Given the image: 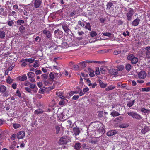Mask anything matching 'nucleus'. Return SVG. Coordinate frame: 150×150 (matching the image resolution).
<instances>
[{
    "mask_svg": "<svg viewBox=\"0 0 150 150\" xmlns=\"http://www.w3.org/2000/svg\"><path fill=\"white\" fill-rule=\"evenodd\" d=\"M127 114L129 116L132 117L133 118L137 120H141L142 118V117L137 113L134 112H129Z\"/></svg>",
    "mask_w": 150,
    "mask_h": 150,
    "instance_id": "f257e3e1",
    "label": "nucleus"
},
{
    "mask_svg": "<svg viewBox=\"0 0 150 150\" xmlns=\"http://www.w3.org/2000/svg\"><path fill=\"white\" fill-rule=\"evenodd\" d=\"M128 59L130 60L131 62L135 64L137 63L138 61V59L137 58L135 57L132 54L129 55L127 57Z\"/></svg>",
    "mask_w": 150,
    "mask_h": 150,
    "instance_id": "f03ea898",
    "label": "nucleus"
},
{
    "mask_svg": "<svg viewBox=\"0 0 150 150\" xmlns=\"http://www.w3.org/2000/svg\"><path fill=\"white\" fill-rule=\"evenodd\" d=\"M54 35L56 38H61L63 36V32L59 30H55L54 31Z\"/></svg>",
    "mask_w": 150,
    "mask_h": 150,
    "instance_id": "7ed1b4c3",
    "label": "nucleus"
},
{
    "mask_svg": "<svg viewBox=\"0 0 150 150\" xmlns=\"http://www.w3.org/2000/svg\"><path fill=\"white\" fill-rule=\"evenodd\" d=\"M134 13V10L132 8L129 9V11L126 15L128 20L131 21L132 19V16Z\"/></svg>",
    "mask_w": 150,
    "mask_h": 150,
    "instance_id": "20e7f679",
    "label": "nucleus"
},
{
    "mask_svg": "<svg viewBox=\"0 0 150 150\" xmlns=\"http://www.w3.org/2000/svg\"><path fill=\"white\" fill-rule=\"evenodd\" d=\"M62 74L61 73L58 74L54 72H50L49 74V76L50 79H53L55 77H60L61 76Z\"/></svg>",
    "mask_w": 150,
    "mask_h": 150,
    "instance_id": "39448f33",
    "label": "nucleus"
},
{
    "mask_svg": "<svg viewBox=\"0 0 150 150\" xmlns=\"http://www.w3.org/2000/svg\"><path fill=\"white\" fill-rule=\"evenodd\" d=\"M25 136V132L22 131L18 132L17 134V137L19 139H23Z\"/></svg>",
    "mask_w": 150,
    "mask_h": 150,
    "instance_id": "423d86ee",
    "label": "nucleus"
},
{
    "mask_svg": "<svg viewBox=\"0 0 150 150\" xmlns=\"http://www.w3.org/2000/svg\"><path fill=\"white\" fill-rule=\"evenodd\" d=\"M68 142L67 139L66 137H61L59 142L60 144H64L67 143Z\"/></svg>",
    "mask_w": 150,
    "mask_h": 150,
    "instance_id": "0eeeda50",
    "label": "nucleus"
},
{
    "mask_svg": "<svg viewBox=\"0 0 150 150\" xmlns=\"http://www.w3.org/2000/svg\"><path fill=\"white\" fill-rule=\"evenodd\" d=\"M146 76V73L144 71H142L140 72L138 74V77L141 79H144L145 78Z\"/></svg>",
    "mask_w": 150,
    "mask_h": 150,
    "instance_id": "6e6552de",
    "label": "nucleus"
},
{
    "mask_svg": "<svg viewBox=\"0 0 150 150\" xmlns=\"http://www.w3.org/2000/svg\"><path fill=\"white\" fill-rule=\"evenodd\" d=\"M117 133V132L116 130H112L108 131L106 134L108 136H111L116 134Z\"/></svg>",
    "mask_w": 150,
    "mask_h": 150,
    "instance_id": "1a4fd4ad",
    "label": "nucleus"
},
{
    "mask_svg": "<svg viewBox=\"0 0 150 150\" xmlns=\"http://www.w3.org/2000/svg\"><path fill=\"white\" fill-rule=\"evenodd\" d=\"M42 3L41 0H35L34 2V6L35 8H39Z\"/></svg>",
    "mask_w": 150,
    "mask_h": 150,
    "instance_id": "9d476101",
    "label": "nucleus"
},
{
    "mask_svg": "<svg viewBox=\"0 0 150 150\" xmlns=\"http://www.w3.org/2000/svg\"><path fill=\"white\" fill-rule=\"evenodd\" d=\"M150 130V128L148 126H145L142 129L141 132L143 134H144L148 132Z\"/></svg>",
    "mask_w": 150,
    "mask_h": 150,
    "instance_id": "9b49d317",
    "label": "nucleus"
},
{
    "mask_svg": "<svg viewBox=\"0 0 150 150\" xmlns=\"http://www.w3.org/2000/svg\"><path fill=\"white\" fill-rule=\"evenodd\" d=\"M103 35L104 36L110 37V40H113L115 39V38L114 37L113 35L109 33H103Z\"/></svg>",
    "mask_w": 150,
    "mask_h": 150,
    "instance_id": "f8f14e48",
    "label": "nucleus"
},
{
    "mask_svg": "<svg viewBox=\"0 0 150 150\" xmlns=\"http://www.w3.org/2000/svg\"><path fill=\"white\" fill-rule=\"evenodd\" d=\"M109 73L112 75H116L117 74V70L114 69H111L109 70Z\"/></svg>",
    "mask_w": 150,
    "mask_h": 150,
    "instance_id": "ddd939ff",
    "label": "nucleus"
},
{
    "mask_svg": "<svg viewBox=\"0 0 150 150\" xmlns=\"http://www.w3.org/2000/svg\"><path fill=\"white\" fill-rule=\"evenodd\" d=\"M18 78L20 81H26L27 79V76L25 74H23L19 76L18 77Z\"/></svg>",
    "mask_w": 150,
    "mask_h": 150,
    "instance_id": "4468645a",
    "label": "nucleus"
},
{
    "mask_svg": "<svg viewBox=\"0 0 150 150\" xmlns=\"http://www.w3.org/2000/svg\"><path fill=\"white\" fill-rule=\"evenodd\" d=\"M116 87V86L113 85H110L108 86V87L105 88V91H108L110 90L114 89Z\"/></svg>",
    "mask_w": 150,
    "mask_h": 150,
    "instance_id": "2eb2a0df",
    "label": "nucleus"
},
{
    "mask_svg": "<svg viewBox=\"0 0 150 150\" xmlns=\"http://www.w3.org/2000/svg\"><path fill=\"white\" fill-rule=\"evenodd\" d=\"M140 20L139 19L137 18L133 21L132 23V25L134 26H137L139 24Z\"/></svg>",
    "mask_w": 150,
    "mask_h": 150,
    "instance_id": "dca6fc26",
    "label": "nucleus"
},
{
    "mask_svg": "<svg viewBox=\"0 0 150 150\" xmlns=\"http://www.w3.org/2000/svg\"><path fill=\"white\" fill-rule=\"evenodd\" d=\"M98 81L99 83V85L101 88H104L107 86V84L106 83H104L103 82L102 80H99Z\"/></svg>",
    "mask_w": 150,
    "mask_h": 150,
    "instance_id": "f3484780",
    "label": "nucleus"
},
{
    "mask_svg": "<svg viewBox=\"0 0 150 150\" xmlns=\"http://www.w3.org/2000/svg\"><path fill=\"white\" fill-rule=\"evenodd\" d=\"M6 90V88L4 85H0V92L1 93H4L5 92Z\"/></svg>",
    "mask_w": 150,
    "mask_h": 150,
    "instance_id": "a211bd4d",
    "label": "nucleus"
},
{
    "mask_svg": "<svg viewBox=\"0 0 150 150\" xmlns=\"http://www.w3.org/2000/svg\"><path fill=\"white\" fill-rule=\"evenodd\" d=\"M43 33L44 34L46 35L47 37L48 38H49L51 37V34L50 32L49 31L44 30L43 31Z\"/></svg>",
    "mask_w": 150,
    "mask_h": 150,
    "instance_id": "6ab92c4d",
    "label": "nucleus"
},
{
    "mask_svg": "<svg viewBox=\"0 0 150 150\" xmlns=\"http://www.w3.org/2000/svg\"><path fill=\"white\" fill-rule=\"evenodd\" d=\"M110 115L113 117H116L120 115V114L114 110L111 113Z\"/></svg>",
    "mask_w": 150,
    "mask_h": 150,
    "instance_id": "aec40b11",
    "label": "nucleus"
},
{
    "mask_svg": "<svg viewBox=\"0 0 150 150\" xmlns=\"http://www.w3.org/2000/svg\"><path fill=\"white\" fill-rule=\"evenodd\" d=\"M85 62L86 63H103L102 62H100L99 61H90V60H86L85 61Z\"/></svg>",
    "mask_w": 150,
    "mask_h": 150,
    "instance_id": "412c9836",
    "label": "nucleus"
},
{
    "mask_svg": "<svg viewBox=\"0 0 150 150\" xmlns=\"http://www.w3.org/2000/svg\"><path fill=\"white\" fill-rule=\"evenodd\" d=\"M86 62H85V61L80 62L79 64V67L82 68H84L86 66Z\"/></svg>",
    "mask_w": 150,
    "mask_h": 150,
    "instance_id": "4be33fe9",
    "label": "nucleus"
},
{
    "mask_svg": "<svg viewBox=\"0 0 150 150\" xmlns=\"http://www.w3.org/2000/svg\"><path fill=\"white\" fill-rule=\"evenodd\" d=\"M73 131L75 135H79L80 132L79 129L77 127L74 128Z\"/></svg>",
    "mask_w": 150,
    "mask_h": 150,
    "instance_id": "5701e85b",
    "label": "nucleus"
},
{
    "mask_svg": "<svg viewBox=\"0 0 150 150\" xmlns=\"http://www.w3.org/2000/svg\"><path fill=\"white\" fill-rule=\"evenodd\" d=\"M62 28L64 31L67 33H69L70 31V30L68 28L67 26L63 25Z\"/></svg>",
    "mask_w": 150,
    "mask_h": 150,
    "instance_id": "b1692460",
    "label": "nucleus"
},
{
    "mask_svg": "<svg viewBox=\"0 0 150 150\" xmlns=\"http://www.w3.org/2000/svg\"><path fill=\"white\" fill-rule=\"evenodd\" d=\"M43 112V110L41 109H38L35 110L34 113L35 114H40L42 113Z\"/></svg>",
    "mask_w": 150,
    "mask_h": 150,
    "instance_id": "393cba45",
    "label": "nucleus"
},
{
    "mask_svg": "<svg viewBox=\"0 0 150 150\" xmlns=\"http://www.w3.org/2000/svg\"><path fill=\"white\" fill-rule=\"evenodd\" d=\"M132 68V66L130 64H127L125 66V68L127 71H129Z\"/></svg>",
    "mask_w": 150,
    "mask_h": 150,
    "instance_id": "a878e982",
    "label": "nucleus"
},
{
    "mask_svg": "<svg viewBox=\"0 0 150 150\" xmlns=\"http://www.w3.org/2000/svg\"><path fill=\"white\" fill-rule=\"evenodd\" d=\"M27 75L29 78L32 77H34L35 76L34 73L32 72H28L27 74Z\"/></svg>",
    "mask_w": 150,
    "mask_h": 150,
    "instance_id": "bb28decb",
    "label": "nucleus"
},
{
    "mask_svg": "<svg viewBox=\"0 0 150 150\" xmlns=\"http://www.w3.org/2000/svg\"><path fill=\"white\" fill-rule=\"evenodd\" d=\"M75 148L77 150H79L81 148V144L79 143H76L75 145Z\"/></svg>",
    "mask_w": 150,
    "mask_h": 150,
    "instance_id": "cd10ccee",
    "label": "nucleus"
},
{
    "mask_svg": "<svg viewBox=\"0 0 150 150\" xmlns=\"http://www.w3.org/2000/svg\"><path fill=\"white\" fill-rule=\"evenodd\" d=\"M146 50V55L148 56L150 55V47L149 46L145 48Z\"/></svg>",
    "mask_w": 150,
    "mask_h": 150,
    "instance_id": "c85d7f7f",
    "label": "nucleus"
},
{
    "mask_svg": "<svg viewBox=\"0 0 150 150\" xmlns=\"http://www.w3.org/2000/svg\"><path fill=\"white\" fill-rule=\"evenodd\" d=\"M6 81L8 83L11 84L13 82V80L8 76L6 79Z\"/></svg>",
    "mask_w": 150,
    "mask_h": 150,
    "instance_id": "c756f323",
    "label": "nucleus"
},
{
    "mask_svg": "<svg viewBox=\"0 0 150 150\" xmlns=\"http://www.w3.org/2000/svg\"><path fill=\"white\" fill-rule=\"evenodd\" d=\"M128 126V124L124 123L120 124L119 126V127L121 128H125L127 127Z\"/></svg>",
    "mask_w": 150,
    "mask_h": 150,
    "instance_id": "7c9ffc66",
    "label": "nucleus"
},
{
    "mask_svg": "<svg viewBox=\"0 0 150 150\" xmlns=\"http://www.w3.org/2000/svg\"><path fill=\"white\" fill-rule=\"evenodd\" d=\"M24 60H25L26 62H28L30 63H33L35 60L34 59L32 58H26L24 59Z\"/></svg>",
    "mask_w": 150,
    "mask_h": 150,
    "instance_id": "2f4dec72",
    "label": "nucleus"
},
{
    "mask_svg": "<svg viewBox=\"0 0 150 150\" xmlns=\"http://www.w3.org/2000/svg\"><path fill=\"white\" fill-rule=\"evenodd\" d=\"M134 100L132 101H130L127 104V105L128 107H130L133 105L134 103Z\"/></svg>",
    "mask_w": 150,
    "mask_h": 150,
    "instance_id": "473e14b6",
    "label": "nucleus"
},
{
    "mask_svg": "<svg viewBox=\"0 0 150 150\" xmlns=\"http://www.w3.org/2000/svg\"><path fill=\"white\" fill-rule=\"evenodd\" d=\"M117 69H116V70H117V71H118L122 70L124 69V67L123 65H121L120 66H117Z\"/></svg>",
    "mask_w": 150,
    "mask_h": 150,
    "instance_id": "72a5a7b5",
    "label": "nucleus"
},
{
    "mask_svg": "<svg viewBox=\"0 0 150 150\" xmlns=\"http://www.w3.org/2000/svg\"><path fill=\"white\" fill-rule=\"evenodd\" d=\"M5 32L4 31H0V38H4L5 36Z\"/></svg>",
    "mask_w": 150,
    "mask_h": 150,
    "instance_id": "f704fd0d",
    "label": "nucleus"
},
{
    "mask_svg": "<svg viewBox=\"0 0 150 150\" xmlns=\"http://www.w3.org/2000/svg\"><path fill=\"white\" fill-rule=\"evenodd\" d=\"M67 43L65 42H63L61 45V47L63 48H65L67 47Z\"/></svg>",
    "mask_w": 150,
    "mask_h": 150,
    "instance_id": "c9c22d12",
    "label": "nucleus"
},
{
    "mask_svg": "<svg viewBox=\"0 0 150 150\" xmlns=\"http://www.w3.org/2000/svg\"><path fill=\"white\" fill-rule=\"evenodd\" d=\"M89 71L90 72V76L91 77H94L95 76L94 71L91 70L90 69H89Z\"/></svg>",
    "mask_w": 150,
    "mask_h": 150,
    "instance_id": "e433bc0d",
    "label": "nucleus"
},
{
    "mask_svg": "<svg viewBox=\"0 0 150 150\" xmlns=\"http://www.w3.org/2000/svg\"><path fill=\"white\" fill-rule=\"evenodd\" d=\"M21 125L19 124L15 123L13 125V127L14 129H16L20 127Z\"/></svg>",
    "mask_w": 150,
    "mask_h": 150,
    "instance_id": "4c0bfd02",
    "label": "nucleus"
},
{
    "mask_svg": "<svg viewBox=\"0 0 150 150\" xmlns=\"http://www.w3.org/2000/svg\"><path fill=\"white\" fill-rule=\"evenodd\" d=\"M14 23V21L11 20L8 22V24L10 26H12Z\"/></svg>",
    "mask_w": 150,
    "mask_h": 150,
    "instance_id": "58836bf2",
    "label": "nucleus"
},
{
    "mask_svg": "<svg viewBox=\"0 0 150 150\" xmlns=\"http://www.w3.org/2000/svg\"><path fill=\"white\" fill-rule=\"evenodd\" d=\"M142 90L143 92H149L150 91V88H142Z\"/></svg>",
    "mask_w": 150,
    "mask_h": 150,
    "instance_id": "ea45409f",
    "label": "nucleus"
},
{
    "mask_svg": "<svg viewBox=\"0 0 150 150\" xmlns=\"http://www.w3.org/2000/svg\"><path fill=\"white\" fill-rule=\"evenodd\" d=\"M88 86H90L92 88H94L95 86H96V83H90L88 84Z\"/></svg>",
    "mask_w": 150,
    "mask_h": 150,
    "instance_id": "a19ab883",
    "label": "nucleus"
},
{
    "mask_svg": "<svg viewBox=\"0 0 150 150\" xmlns=\"http://www.w3.org/2000/svg\"><path fill=\"white\" fill-rule=\"evenodd\" d=\"M141 111L142 112L144 113H148L149 111V110L144 108H142L141 109Z\"/></svg>",
    "mask_w": 150,
    "mask_h": 150,
    "instance_id": "79ce46f5",
    "label": "nucleus"
},
{
    "mask_svg": "<svg viewBox=\"0 0 150 150\" xmlns=\"http://www.w3.org/2000/svg\"><path fill=\"white\" fill-rule=\"evenodd\" d=\"M25 29V28L23 26L21 25L20 27L19 30L21 32L23 33L24 32Z\"/></svg>",
    "mask_w": 150,
    "mask_h": 150,
    "instance_id": "37998d69",
    "label": "nucleus"
},
{
    "mask_svg": "<svg viewBox=\"0 0 150 150\" xmlns=\"http://www.w3.org/2000/svg\"><path fill=\"white\" fill-rule=\"evenodd\" d=\"M24 23V21L22 20H19L17 21V23L18 25H20L21 24L23 23Z\"/></svg>",
    "mask_w": 150,
    "mask_h": 150,
    "instance_id": "c03bdc74",
    "label": "nucleus"
},
{
    "mask_svg": "<svg viewBox=\"0 0 150 150\" xmlns=\"http://www.w3.org/2000/svg\"><path fill=\"white\" fill-rule=\"evenodd\" d=\"M90 35L92 37L95 36L97 35V33L95 31H91L90 33Z\"/></svg>",
    "mask_w": 150,
    "mask_h": 150,
    "instance_id": "a18cd8bd",
    "label": "nucleus"
},
{
    "mask_svg": "<svg viewBox=\"0 0 150 150\" xmlns=\"http://www.w3.org/2000/svg\"><path fill=\"white\" fill-rule=\"evenodd\" d=\"M16 95L18 96L19 97H21V94L20 91L18 90H17L16 91Z\"/></svg>",
    "mask_w": 150,
    "mask_h": 150,
    "instance_id": "49530a36",
    "label": "nucleus"
},
{
    "mask_svg": "<svg viewBox=\"0 0 150 150\" xmlns=\"http://www.w3.org/2000/svg\"><path fill=\"white\" fill-rule=\"evenodd\" d=\"M85 27L86 29H88L89 30H91L90 24L89 23H87Z\"/></svg>",
    "mask_w": 150,
    "mask_h": 150,
    "instance_id": "de8ad7c7",
    "label": "nucleus"
},
{
    "mask_svg": "<svg viewBox=\"0 0 150 150\" xmlns=\"http://www.w3.org/2000/svg\"><path fill=\"white\" fill-rule=\"evenodd\" d=\"M21 62H22V63L21 64L22 66L25 67L26 65L27 64L25 62L26 61L24 60V59L22 60L21 61Z\"/></svg>",
    "mask_w": 150,
    "mask_h": 150,
    "instance_id": "09e8293b",
    "label": "nucleus"
},
{
    "mask_svg": "<svg viewBox=\"0 0 150 150\" xmlns=\"http://www.w3.org/2000/svg\"><path fill=\"white\" fill-rule=\"evenodd\" d=\"M95 73L96 75H99L100 74V72L99 71V68H97L95 71Z\"/></svg>",
    "mask_w": 150,
    "mask_h": 150,
    "instance_id": "8fccbe9b",
    "label": "nucleus"
},
{
    "mask_svg": "<svg viewBox=\"0 0 150 150\" xmlns=\"http://www.w3.org/2000/svg\"><path fill=\"white\" fill-rule=\"evenodd\" d=\"M38 61L36 60L34 64L33 67L35 68H36L37 67H38L39 66V64H38Z\"/></svg>",
    "mask_w": 150,
    "mask_h": 150,
    "instance_id": "3c124183",
    "label": "nucleus"
},
{
    "mask_svg": "<svg viewBox=\"0 0 150 150\" xmlns=\"http://www.w3.org/2000/svg\"><path fill=\"white\" fill-rule=\"evenodd\" d=\"M89 89L88 87H86L84 88L83 89V91L84 93H86V92L88 91Z\"/></svg>",
    "mask_w": 150,
    "mask_h": 150,
    "instance_id": "603ef678",
    "label": "nucleus"
},
{
    "mask_svg": "<svg viewBox=\"0 0 150 150\" xmlns=\"http://www.w3.org/2000/svg\"><path fill=\"white\" fill-rule=\"evenodd\" d=\"M45 91V89L43 88H41L39 90V93L41 94H43Z\"/></svg>",
    "mask_w": 150,
    "mask_h": 150,
    "instance_id": "864d4df0",
    "label": "nucleus"
},
{
    "mask_svg": "<svg viewBox=\"0 0 150 150\" xmlns=\"http://www.w3.org/2000/svg\"><path fill=\"white\" fill-rule=\"evenodd\" d=\"M56 130V133L58 134L60 128L58 126H56L55 127Z\"/></svg>",
    "mask_w": 150,
    "mask_h": 150,
    "instance_id": "5fc2aeb1",
    "label": "nucleus"
},
{
    "mask_svg": "<svg viewBox=\"0 0 150 150\" xmlns=\"http://www.w3.org/2000/svg\"><path fill=\"white\" fill-rule=\"evenodd\" d=\"M30 88L32 89L37 87L35 84L33 83H30Z\"/></svg>",
    "mask_w": 150,
    "mask_h": 150,
    "instance_id": "6e6d98bb",
    "label": "nucleus"
},
{
    "mask_svg": "<svg viewBox=\"0 0 150 150\" xmlns=\"http://www.w3.org/2000/svg\"><path fill=\"white\" fill-rule=\"evenodd\" d=\"M121 53V51L116 50H115L114 52V54L115 55H117Z\"/></svg>",
    "mask_w": 150,
    "mask_h": 150,
    "instance_id": "4d7b16f0",
    "label": "nucleus"
},
{
    "mask_svg": "<svg viewBox=\"0 0 150 150\" xmlns=\"http://www.w3.org/2000/svg\"><path fill=\"white\" fill-rule=\"evenodd\" d=\"M5 47V46L3 44H0V51L3 50Z\"/></svg>",
    "mask_w": 150,
    "mask_h": 150,
    "instance_id": "13d9d810",
    "label": "nucleus"
},
{
    "mask_svg": "<svg viewBox=\"0 0 150 150\" xmlns=\"http://www.w3.org/2000/svg\"><path fill=\"white\" fill-rule=\"evenodd\" d=\"M123 34L124 36L125 37L127 36H129V33L128 31H127L126 32L123 33Z\"/></svg>",
    "mask_w": 150,
    "mask_h": 150,
    "instance_id": "bf43d9fd",
    "label": "nucleus"
},
{
    "mask_svg": "<svg viewBox=\"0 0 150 150\" xmlns=\"http://www.w3.org/2000/svg\"><path fill=\"white\" fill-rule=\"evenodd\" d=\"M25 90H26L28 92L30 93H31L32 90L30 88L28 87H25Z\"/></svg>",
    "mask_w": 150,
    "mask_h": 150,
    "instance_id": "052dcab7",
    "label": "nucleus"
},
{
    "mask_svg": "<svg viewBox=\"0 0 150 150\" xmlns=\"http://www.w3.org/2000/svg\"><path fill=\"white\" fill-rule=\"evenodd\" d=\"M65 103V101L64 100H61L59 102V105H64Z\"/></svg>",
    "mask_w": 150,
    "mask_h": 150,
    "instance_id": "680f3d73",
    "label": "nucleus"
},
{
    "mask_svg": "<svg viewBox=\"0 0 150 150\" xmlns=\"http://www.w3.org/2000/svg\"><path fill=\"white\" fill-rule=\"evenodd\" d=\"M35 74L38 75L42 73V71L41 70H38L35 71Z\"/></svg>",
    "mask_w": 150,
    "mask_h": 150,
    "instance_id": "e2e57ef3",
    "label": "nucleus"
},
{
    "mask_svg": "<svg viewBox=\"0 0 150 150\" xmlns=\"http://www.w3.org/2000/svg\"><path fill=\"white\" fill-rule=\"evenodd\" d=\"M79 96L78 95H75L74 96L72 97V99H74L75 100H77L79 98Z\"/></svg>",
    "mask_w": 150,
    "mask_h": 150,
    "instance_id": "0e129e2a",
    "label": "nucleus"
},
{
    "mask_svg": "<svg viewBox=\"0 0 150 150\" xmlns=\"http://www.w3.org/2000/svg\"><path fill=\"white\" fill-rule=\"evenodd\" d=\"M78 24L81 26L83 27L84 26V23H82V22L81 21H78Z\"/></svg>",
    "mask_w": 150,
    "mask_h": 150,
    "instance_id": "69168bd1",
    "label": "nucleus"
},
{
    "mask_svg": "<svg viewBox=\"0 0 150 150\" xmlns=\"http://www.w3.org/2000/svg\"><path fill=\"white\" fill-rule=\"evenodd\" d=\"M15 144V142H13L12 145L10 147V148L11 149H13L16 146V144Z\"/></svg>",
    "mask_w": 150,
    "mask_h": 150,
    "instance_id": "338daca9",
    "label": "nucleus"
},
{
    "mask_svg": "<svg viewBox=\"0 0 150 150\" xmlns=\"http://www.w3.org/2000/svg\"><path fill=\"white\" fill-rule=\"evenodd\" d=\"M58 96L61 99H64V96H63L62 93H59V94H58Z\"/></svg>",
    "mask_w": 150,
    "mask_h": 150,
    "instance_id": "774afa93",
    "label": "nucleus"
}]
</instances>
